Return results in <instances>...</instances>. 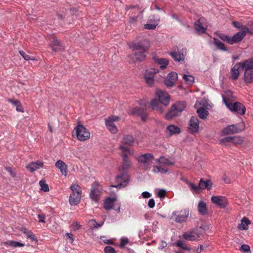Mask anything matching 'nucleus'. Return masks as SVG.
<instances>
[{
	"label": "nucleus",
	"instance_id": "nucleus-35",
	"mask_svg": "<svg viewBox=\"0 0 253 253\" xmlns=\"http://www.w3.org/2000/svg\"><path fill=\"white\" fill-rule=\"evenodd\" d=\"M198 210L199 213L202 215H205L207 212L206 204L203 201H200L198 206Z\"/></svg>",
	"mask_w": 253,
	"mask_h": 253
},
{
	"label": "nucleus",
	"instance_id": "nucleus-37",
	"mask_svg": "<svg viewBox=\"0 0 253 253\" xmlns=\"http://www.w3.org/2000/svg\"><path fill=\"white\" fill-rule=\"evenodd\" d=\"M167 130L169 131L170 135L178 134L180 132V129L174 125H169L167 127Z\"/></svg>",
	"mask_w": 253,
	"mask_h": 253
},
{
	"label": "nucleus",
	"instance_id": "nucleus-34",
	"mask_svg": "<svg viewBox=\"0 0 253 253\" xmlns=\"http://www.w3.org/2000/svg\"><path fill=\"white\" fill-rule=\"evenodd\" d=\"M169 55L176 61H183L184 59L183 54L180 52H171L169 53Z\"/></svg>",
	"mask_w": 253,
	"mask_h": 253
},
{
	"label": "nucleus",
	"instance_id": "nucleus-63",
	"mask_svg": "<svg viewBox=\"0 0 253 253\" xmlns=\"http://www.w3.org/2000/svg\"><path fill=\"white\" fill-rule=\"evenodd\" d=\"M222 180L226 183H229L230 182V179L228 178V177L226 175H223L222 176Z\"/></svg>",
	"mask_w": 253,
	"mask_h": 253
},
{
	"label": "nucleus",
	"instance_id": "nucleus-64",
	"mask_svg": "<svg viewBox=\"0 0 253 253\" xmlns=\"http://www.w3.org/2000/svg\"><path fill=\"white\" fill-rule=\"evenodd\" d=\"M232 24L235 27L237 28L238 29L241 28V27H240V23L239 22L237 21H234L233 22Z\"/></svg>",
	"mask_w": 253,
	"mask_h": 253
},
{
	"label": "nucleus",
	"instance_id": "nucleus-31",
	"mask_svg": "<svg viewBox=\"0 0 253 253\" xmlns=\"http://www.w3.org/2000/svg\"><path fill=\"white\" fill-rule=\"evenodd\" d=\"M155 62L160 65V68L161 69L166 68L169 62V60L166 58H158L155 59Z\"/></svg>",
	"mask_w": 253,
	"mask_h": 253
},
{
	"label": "nucleus",
	"instance_id": "nucleus-30",
	"mask_svg": "<svg viewBox=\"0 0 253 253\" xmlns=\"http://www.w3.org/2000/svg\"><path fill=\"white\" fill-rule=\"evenodd\" d=\"M179 116L175 109L173 108L172 106H171L170 110L165 115V118L167 120H170L175 117Z\"/></svg>",
	"mask_w": 253,
	"mask_h": 253
},
{
	"label": "nucleus",
	"instance_id": "nucleus-58",
	"mask_svg": "<svg viewBox=\"0 0 253 253\" xmlns=\"http://www.w3.org/2000/svg\"><path fill=\"white\" fill-rule=\"evenodd\" d=\"M67 236V239H69L70 240V243H72L74 241V238L73 237V235L71 233H66V234Z\"/></svg>",
	"mask_w": 253,
	"mask_h": 253
},
{
	"label": "nucleus",
	"instance_id": "nucleus-25",
	"mask_svg": "<svg viewBox=\"0 0 253 253\" xmlns=\"http://www.w3.org/2000/svg\"><path fill=\"white\" fill-rule=\"evenodd\" d=\"M245 37L244 32H239L230 38L231 44L241 42Z\"/></svg>",
	"mask_w": 253,
	"mask_h": 253
},
{
	"label": "nucleus",
	"instance_id": "nucleus-53",
	"mask_svg": "<svg viewBox=\"0 0 253 253\" xmlns=\"http://www.w3.org/2000/svg\"><path fill=\"white\" fill-rule=\"evenodd\" d=\"M166 191L164 189H160L158 191L157 196L160 198H164L166 196Z\"/></svg>",
	"mask_w": 253,
	"mask_h": 253
},
{
	"label": "nucleus",
	"instance_id": "nucleus-60",
	"mask_svg": "<svg viewBox=\"0 0 253 253\" xmlns=\"http://www.w3.org/2000/svg\"><path fill=\"white\" fill-rule=\"evenodd\" d=\"M128 240L127 239H122L121 240L120 246L121 247H125L128 243Z\"/></svg>",
	"mask_w": 253,
	"mask_h": 253
},
{
	"label": "nucleus",
	"instance_id": "nucleus-47",
	"mask_svg": "<svg viewBox=\"0 0 253 253\" xmlns=\"http://www.w3.org/2000/svg\"><path fill=\"white\" fill-rule=\"evenodd\" d=\"M231 137H227L221 139L220 140V143L222 145L226 146L228 143H231Z\"/></svg>",
	"mask_w": 253,
	"mask_h": 253
},
{
	"label": "nucleus",
	"instance_id": "nucleus-15",
	"mask_svg": "<svg viewBox=\"0 0 253 253\" xmlns=\"http://www.w3.org/2000/svg\"><path fill=\"white\" fill-rule=\"evenodd\" d=\"M50 46L53 51L55 52L63 51L65 49V46L56 38H54L50 43Z\"/></svg>",
	"mask_w": 253,
	"mask_h": 253
},
{
	"label": "nucleus",
	"instance_id": "nucleus-56",
	"mask_svg": "<svg viewBox=\"0 0 253 253\" xmlns=\"http://www.w3.org/2000/svg\"><path fill=\"white\" fill-rule=\"evenodd\" d=\"M159 172L162 173H166L168 172V169L162 166H158Z\"/></svg>",
	"mask_w": 253,
	"mask_h": 253
},
{
	"label": "nucleus",
	"instance_id": "nucleus-13",
	"mask_svg": "<svg viewBox=\"0 0 253 253\" xmlns=\"http://www.w3.org/2000/svg\"><path fill=\"white\" fill-rule=\"evenodd\" d=\"M157 72L158 70L155 68H150L146 71L145 79L147 84L150 85L153 84L154 77Z\"/></svg>",
	"mask_w": 253,
	"mask_h": 253
},
{
	"label": "nucleus",
	"instance_id": "nucleus-12",
	"mask_svg": "<svg viewBox=\"0 0 253 253\" xmlns=\"http://www.w3.org/2000/svg\"><path fill=\"white\" fill-rule=\"evenodd\" d=\"M199 128V122L195 116H192L189 122L188 130L191 133H195L198 131Z\"/></svg>",
	"mask_w": 253,
	"mask_h": 253
},
{
	"label": "nucleus",
	"instance_id": "nucleus-28",
	"mask_svg": "<svg viewBox=\"0 0 253 253\" xmlns=\"http://www.w3.org/2000/svg\"><path fill=\"white\" fill-rule=\"evenodd\" d=\"M116 201L115 198H108L104 202V208L106 211L110 210L112 209L113 204Z\"/></svg>",
	"mask_w": 253,
	"mask_h": 253
},
{
	"label": "nucleus",
	"instance_id": "nucleus-10",
	"mask_svg": "<svg viewBox=\"0 0 253 253\" xmlns=\"http://www.w3.org/2000/svg\"><path fill=\"white\" fill-rule=\"evenodd\" d=\"M227 106L232 111L235 112L238 114L243 115L245 114L246 108L241 103L236 102L234 104H230Z\"/></svg>",
	"mask_w": 253,
	"mask_h": 253
},
{
	"label": "nucleus",
	"instance_id": "nucleus-17",
	"mask_svg": "<svg viewBox=\"0 0 253 253\" xmlns=\"http://www.w3.org/2000/svg\"><path fill=\"white\" fill-rule=\"evenodd\" d=\"M211 202L219 206L220 208H224L227 205L226 199L225 197L222 196H213L211 198Z\"/></svg>",
	"mask_w": 253,
	"mask_h": 253
},
{
	"label": "nucleus",
	"instance_id": "nucleus-50",
	"mask_svg": "<svg viewBox=\"0 0 253 253\" xmlns=\"http://www.w3.org/2000/svg\"><path fill=\"white\" fill-rule=\"evenodd\" d=\"M19 53L25 60H34L33 58H31L29 55L26 54L25 52L22 50H19Z\"/></svg>",
	"mask_w": 253,
	"mask_h": 253
},
{
	"label": "nucleus",
	"instance_id": "nucleus-1",
	"mask_svg": "<svg viewBox=\"0 0 253 253\" xmlns=\"http://www.w3.org/2000/svg\"><path fill=\"white\" fill-rule=\"evenodd\" d=\"M122 151L121 156L123 162L119 168L118 173L116 176L115 182L118 183L113 186L116 188L125 187L129 181V176L128 174V170L131 166V162L128 159V156L133 155V151L123 146L120 147Z\"/></svg>",
	"mask_w": 253,
	"mask_h": 253
},
{
	"label": "nucleus",
	"instance_id": "nucleus-55",
	"mask_svg": "<svg viewBox=\"0 0 253 253\" xmlns=\"http://www.w3.org/2000/svg\"><path fill=\"white\" fill-rule=\"evenodd\" d=\"M72 227L73 230H77L81 227V225L77 222H74L72 224Z\"/></svg>",
	"mask_w": 253,
	"mask_h": 253
},
{
	"label": "nucleus",
	"instance_id": "nucleus-14",
	"mask_svg": "<svg viewBox=\"0 0 253 253\" xmlns=\"http://www.w3.org/2000/svg\"><path fill=\"white\" fill-rule=\"evenodd\" d=\"M178 78L177 74L172 72L169 73L165 80V84L168 87H172L174 85Z\"/></svg>",
	"mask_w": 253,
	"mask_h": 253
},
{
	"label": "nucleus",
	"instance_id": "nucleus-52",
	"mask_svg": "<svg viewBox=\"0 0 253 253\" xmlns=\"http://www.w3.org/2000/svg\"><path fill=\"white\" fill-rule=\"evenodd\" d=\"M105 253H116L115 249L111 246H107L104 248Z\"/></svg>",
	"mask_w": 253,
	"mask_h": 253
},
{
	"label": "nucleus",
	"instance_id": "nucleus-11",
	"mask_svg": "<svg viewBox=\"0 0 253 253\" xmlns=\"http://www.w3.org/2000/svg\"><path fill=\"white\" fill-rule=\"evenodd\" d=\"M130 113L132 115H135L140 116L143 121H145L148 117L147 111L142 107H134L130 109Z\"/></svg>",
	"mask_w": 253,
	"mask_h": 253
},
{
	"label": "nucleus",
	"instance_id": "nucleus-26",
	"mask_svg": "<svg viewBox=\"0 0 253 253\" xmlns=\"http://www.w3.org/2000/svg\"><path fill=\"white\" fill-rule=\"evenodd\" d=\"M243 69L245 71L248 70H253V58L246 60L243 62L239 63Z\"/></svg>",
	"mask_w": 253,
	"mask_h": 253
},
{
	"label": "nucleus",
	"instance_id": "nucleus-21",
	"mask_svg": "<svg viewBox=\"0 0 253 253\" xmlns=\"http://www.w3.org/2000/svg\"><path fill=\"white\" fill-rule=\"evenodd\" d=\"M173 108L175 109L178 115H180L186 107V103L185 101H180L172 105Z\"/></svg>",
	"mask_w": 253,
	"mask_h": 253
},
{
	"label": "nucleus",
	"instance_id": "nucleus-18",
	"mask_svg": "<svg viewBox=\"0 0 253 253\" xmlns=\"http://www.w3.org/2000/svg\"><path fill=\"white\" fill-rule=\"evenodd\" d=\"M242 69V66L239 63L236 64L231 70L230 78L234 81L237 80Z\"/></svg>",
	"mask_w": 253,
	"mask_h": 253
},
{
	"label": "nucleus",
	"instance_id": "nucleus-61",
	"mask_svg": "<svg viewBox=\"0 0 253 253\" xmlns=\"http://www.w3.org/2000/svg\"><path fill=\"white\" fill-rule=\"evenodd\" d=\"M142 196L144 198H149L151 196V195L149 192L145 191L142 192Z\"/></svg>",
	"mask_w": 253,
	"mask_h": 253
},
{
	"label": "nucleus",
	"instance_id": "nucleus-4",
	"mask_svg": "<svg viewBox=\"0 0 253 253\" xmlns=\"http://www.w3.org/2000/svg\"><path fill=\"white\" fill-rule=\"evenodd\" d=\"M72 191L69 197V202L72 205H76L80 202L82 196L81 187L76 183H73L70 186Z\"/></svg>",
	"mask_w": 253,
	"mask_h": 253
},
{
	"label": "nucleus",
	"instance_id": "nucleus-23",
	"mask_svg": "<svg viewBox=\"0 0 253 253\" xmlns=\"http://www.w3.org/2000/svg\"><path fill=\"white\" fill-rule=\"evenodd\" d=\"M154 158L153 155L147 153L140 156L138 158V161L140 163L149 164Z\"/></svg>",
	"mask_w": 253,
	"mask_h": 253
},
{
	"label": "nucleus",
	"instance_id": "nucleus-42",
	"mask_svg": "<svg viewBox=\"0 0 253 253\" xmlns=\"http://www.w3.org/2000/svg\"><path fill=\"white\" fill-rule=\"evenodd\" d=\"M183 79L186 84H192L194 82L195 78L190 75H186L183 74Z\"/></svg>",
	"mask_w": 253,
	"mask_h": 253
},
{
	"label": "nucleus",
	"instance_id": "nucleus-45",
	"mask_svg": "<svg viewBox=\"0 0 253 253\" xmlns=\"http://www.w3.org/2000/svg\"><path fill=\"white\" fill-rule=\"evenodd\" d=\"M40 185L41 187V190L44 192L49 191V187L44 180H42L39 182Z\"/></svg>",
	"mask_w": 253,
	"mask_h": 253
},
{
	"label": "nucleus",
	"instance_id": "nucleus-32",
	"mask_svg": "<svg viewBox=\"0 0 253 253\" xmlns=\"http://www.w3.org/2000/svg\"><path fill=\"white\" fill-rule=\"evenodd\" d=\"M21 231L23 233L25 234L27 238L30 239L32 241H35L36 242H38L37 238L35 237V235L32 231L27 230L25 228H22Z\"/></svg>",
	"mask_w": 253,
	"mask_h": 253
},
{
	"label": "nucleus",
	"instance_id": "nucleus-27",
	"mask_svg": "<svg viewBox=\"0 0 253 253\" xmlns=\"http://www.w3.org/2000/svg\"><path fill=\"white\" fill-rule=\"evenodd\" d=\"M244 81L247 84L253 82V69L245 71Z\"/></svg>",
	"mask_w": 253,
	"mask_h": 253
},
{
	"label": "nucleus",
	"instance_id": "nucleus-51",
	"mask_svg": "<svg viewBox=\"0 0 253 253\" xmlns=\"http://www.w3.org/2000/svg\"><path fill=\"white\" fill-rule=\"evenodd\" d=\"M157 25L154 24H146L144 25V28L148 30H154L156 28Z\"/></svg>",
	"mask_w": 253,
	"mask_h": 253
},
{
	"label": "nucleus",
	"instance_id": "nucleus-38",
	"mask_svg": "<svg viewBox=\"0 0 253 253\" xmlns=\"http://www.w3.org/2000/svg\"><path fill=\"white\" fill-rule=\"evenodd\" d=\"M4 245L6 246H10L14 248L22 247L24 246V244L21 243L19 242L14 241H7L4 243Z\"/></svg>",
	"mask_w": 253,
	"mask_h": 253
},
{
	"label": "nucleus",
	"instance_id": "nucleus-40",
	"mask_svg": "<svg viewBox=\"0 0 253 253\" xmlns=\"http://www.w3.org/2000/svg\"><path fill=\"white\" fill-rule=\"evenodd\" d=\"M215 34L222 41H223L225 42H226L228 43L231 44V41H230L231 37H230L228 36L225 35L223 33H220L219 32H216Z\"/></svg>",
	"mask_w": 253,
	"mask_h": 253
},
{
	"label": "nucleus",
	"instance_id": "nucleus-49",
	"mask_svg": "<svg viewBox=\"0 0 253 253\" xmlns=\"http://www.w3.org/2000/svg\"><path fill=\"white\" fill-rule=\"evenodd\" d=\"M89 222L91 225H92L95 228H98L101 227L103 224V222L98 223L94 219L90 220Z\"/></svg>",
	"mask_w": 253,
	"mask_h": 253
},
{
	"label": "nucleus",
	"instance_id": "nucleus-59",
	"mask_svg": "<svg viewBox=\"0 0 253 253\" xmlns=\"http://www.w3.org/2000/svg\"><path fill=\"white\" fill-rule=\"evenodd\" d=\"M148 205L149 208H153L155 207V202L153 199H151L148 201Z\"/></svg>",
	"mask_w": 253,
	"mask_h": 253
},
{
	"label": "nucleus",
	"instance_id": "nucleus-54",
	"mask_svg": "<svg viewBox=\"0 0 253 253\" xmlns=\"http://www.w3.org/2000/svg\"><path fill=\"white\" fill-rule=\"evenodd\" d=\"M240 250L244 251L245 253H248L249 252H250V248L247 245L244 244L242 245L240 248Z\"/></svg>",
	"mask_w": 253,
	"mask_h": 253
},
{
	"label": "nucleus",
	"instance_id": "nucleus-19",
	"mask_svg": "<svg viewBox=\"0 0 253 253\" xmlns=\"http://www.w3.org/2000/svg\"><path fill=\"white\" fill-rule=\"evenodd\" d=\"M134 142V138L132 137V136L130 135H126L124 136L122 141V144L119 146V148H120V147L121 146H123L124 147L129 149L131 150L133 152V150L131 149H130L129 148L127 147L126 146H131L132 145V144ZM121 150V149H120Z\"/></svg>",
	"mask_w": 253,
	"mask_h": 253
},
{
	"label": "nucleus",
	"instance_id": "nucleus-43",
	"mask_svg": "<svg viewBox=\"0 0 253 253\" xmlns=\"http://www.w3.org/2000/svg\"><path fill=\"white\" fill-rule=\"evenodd\" d=\"M175 244L178 247L181 248L183 250L186 251H190V248L188 247L185 243V242L182 240H178L177 241Z\"/></svg>",
	"mask_w": 253,
	"mask_h": 253
},
{
	"label": "nucleus",
	"instance_id": "nucleus-41",
	"mask_svg": "<svg viewBox=\"0 0 253 253\" xmlns=\"http://www.w3.org/2000/svg\"><path fill=\"white\" fill-rule=\"evenodd\" d=\"M194 28L197 32L201 33H205L206 30V28L201 25L200 20L195 22L194 24Z\"/></svg>",
	"mask_w": 253,
	"mask_h": 253
},
{
	"label": "nucleus",
	"instance_id": "nucleus-9",
	"mask_svg": "<svg viewBox=\"0 0 253 253\" xmlns=\"http://www.w3.org/2000/svg\"><path fill=\"white\" fill-rule=\"evenodd\" d=\"M120 118L115 116H112L108 119H105V124L108 129L113 134L118 132V129L114 124L115 121L119 120Z\"/></svg>",
	"mask_w": 253,
	"mask_h": 253
},
{
	"label": "nucleus",
	"instance_id": "nucleus-29",
	"mask_svg": "<svg viewBox=\"0 0 253 253\" xmlns=\"http://www.w3.org/2000/svg\"><path fill=\"white\" fill-rule=\"evenodd\" d=\"M156 162L168 166H173L174 165L173 162L171 161L164 156L160 157V158L157 160Z\"/></svg>",
	"mask_w": 253,
	"mask_h": 253
},
{
	"label": "nucleus",
	"instance_id": "nucleus-3",
	"mask_svg": "<svg viewBox=\"0 0 253 253\" xmlns=\"http://www.w3.org/2000/svg\"><path fill=\"white\" fill-rule=\"evenodd\" d=\"M156 95L159 98V101L153 99L150 103L151 107L152 110L162 114L165 111V110L160 103L166 106L169 105L170 96L168 93L161 90H159L156 92Z\"/></svg>",
	"mask_w": 253,
	"mask_h": 253
},
{
	"label": "nucleus",
	"instance_id": "nucleus-44",
	"mask_svg": "<svg viewBox=\"0 0 253 253\" xmlns=\"http://www.w3.org/2000/svg\"><path fill=\"white\" fill-rule=\"evenodd\" d=\"M9 102L11 103L16 107V109L17 111L22 112H23V110L21 109V105L20 101L18 100H13L12 99H9Z\"/></svg>",
	"mask_w": 253,
	"mask_h": 253
},
{
	"label": "nucleus",
	"instance_id": "nucleus-22",
	"mask_svg": "<svg viewBox=\"0 0 253 253\" xmlns=\"http://www.w3.org/2000/svg\"><path fill=\"white\" fill-rule=\"evenodd\" d=\"M212 182L210 180L207 179L204 180V178H201L199 183V187H200V190L205 189L210 190L212 187Z\"/></svg>",
	"mask_w": 253,
	"mask_h": 253
},
{
	"label": "nucleus",
	"instance_id": "nucleus-8",
	"mask_svg": "<svg viewBox=\"0 0 253 253\" xmlns=\"http://www.w3.org/2000/svg\"><path fill=\"white\" fill-rule=\"evenodd\" d=\"M76 131L77 139L80 141H85L90 137V132L83 125H78Z\"/></svg>",
	"mask_w": 253,
	"mask_h": 253
},
{
	"label": "nucleus",
	"instance_id": "nucleus-2",
	"mask_svg": "<svg viewBox=\"0 0 253 253\" xmlns=\"http://www.w3.org/2000/svg\"><path fill=\"white\" fill-rule=\"evenodd\" d=\"M130 49L135 50H140L136 52L127 57V60L129 63H134L135 61H142L145 60L146 53L149 47V42L147 40H142L137 42H131L128 44Z\"/></svg>",
	"mask_w": 253,
	"mask_h": 253
},
{
	"label": "nucleus",
	"instance_id": "nucleus-48",
	"mask_svg": "<svg viewBox=\"0 0 253 253\" xmlns=\"http://www.w3.org/2000/svg\"><path fill=\"white\" fill-rule=\"evenodd\" d=\"M186 183L193 192H197L200 190L199 185H195L194 184L190 182H187Z\"/></svg>",
	"mask_w": 253,
	"mask_h": 253
},
{
	"label": "nucleus",
	"instance_id": "nucleus-62",
	"mask_svg": "<svg viewBox=\"0 0 253 253\" xmlns=\"http://www.w3.org/2000/svg\"><path fill=\"white\" fill-rule=\"evenodd\" d=\"M241 32H244L245 35L247 33H251L249 29L246 26H244L243 28H242V31Z\"/></svg>",
	"mask_w": 253,
	"mask_h": 253
},
{
	"label": "nucleus",
	"instance_id": "nucleus-5",
	"mask_svg": "<svg viewBox=\"0 0 253 253\" xmlns=\"http://www.w3.org/2000/svg\"><path fill=\"white\" fill-rule=\"evenodd\" d=\"M102 187L97 182H93L89 193L90 198L95 203H98L102 193Z\"/></svg>",
	"mask_w": 253,
	"mask_h": 253
},
{
	"label": "nucleus",
	"instance_id": "nucleus-24",
	"mask_svg": "<svg viewBox=\"0 0 253 253\" xmlns=\"http://www.w3.org/2000/svg\"><path fill=\"white\" fill-rule=\"evenodd\" d=\"M55 166L60 170L63 174L65 176L67 175L68 172L67 166L64 162L61 160H58L56 162Z\"/></svg>",
	"mask_w": 253,
	"mask_h": 253
},
{
	"label": "nucleus",
	"instance_id": "nucleus-6",
	"mask_svg": "<svg viewBox=\"0 0 253 253\" xmlns=\"http://www.w3.org/2000/svg\"><path fill=\"white\" fill-rule=\"evenodd\" d=\"M201 233L202 229L201 227L195 228L185 232L183 235V237L187 241H197L200 239Z\"/></svg>",
	"mask_w": 253,
	"mask_h": 253
},
{
	"label": "nucleus",
	"instance_id": "nucleus-20",
	"mask_svg": "<svg viewBox=\"0 0 253 253\" xmlns=\"http://www.w3.org/2000/svg\"><path fill=\"white\" fill-rule=\"evenodd\" d=\"M43 166V163L41 161L32 162L26 166V168L28 169L31 172L36 170L42 168Z\"/></svg>",
	"mask_w": 253,
	"mask_h": 253
},
{
	"label": "nucleus",
	"instance_id": "nucleus-33",
	"mask_svg": "<svg viewBox=\"0 0 253 253\" xmlns=\"http://www.w3.org/2000/svg\"><path fill=\"white\" fill-rule=\"evenodd\" d=\"M213 43L218 49L224 51H227V49L225 47L224 44L223 42H222L219 40L214 38Z\"/></svg>",
	"mask_w": 253,
	"mask_h": 253
},
{
	"label": "nucleus",
	"instance_id": "nucleus-36",
	"mask_svg": "<svg viewBox=\"0 0 253 253\" xmlns=\"http://www.w3.org/2000/svg\"><path fill=\"white\" fill-rule=\"evenodd\" d=\"M250 223V221L246 217H244L241 220V223L238 225V228L240 230H246L248 229V225Z\"/></svg>",
	"mask_w": 253,
	"mask_h": 253
},
{
	"label": "nucleus",
	"instance_id": "nucleus-16",
	"mask_svg": "<svg viewBox=\"0 0 253 253\" xmlns=\"http://www.w3.org/2000/svg\"><path fill=\"white\" fill-rule=\"evenodd\" d=\"M241 129H239L237 125H232L225 127L222 131L223 135H229L236 133L240 132Z\"/></svg>",
	"mask_w": 253,
	"mask_h": 253
},
{
	"label": "nucleus",
	"instance_id": "nucleus-7",
	"mask_svg": "<svg viewBox=\"0 0 253 253\" xmlns=\"http://www.w3.org/2000/svg\"><path fill=\"white\" fill-rule=\"evenodd\" d=\"M188 215V211L183 210L180 211H173L172 213L170 218L177 223H182L187 220Z\"/></svg>",
	"mask_w": 253,
	"mask_h": 253
},
{
	"label": "nucleus",
	"instance_id": "nucleus-39",
	"mask_svg": "<svg viewBox=\"0 0 253 253\" xmlns=\"http://www.w3.org/2000/svg\"><path fill=\"white\" fill-rule=\"evenodd\" d=\"M197 113L198 114L199 118L202 119H206L207 117L209 115V112L203 107L197 109Z\"/></svg>",
	"mask_w": 253,
	"mask_h": 253
},
{
	"label": "nucleus",
	"instance_id": "nucleus-46",
	"mask_svg": "<svg viewBox=\"0 0 253 253\" xmlns=\"http://www.w3.org/2000/svg\"><path fill=\"white\" fill-rule=\"evenodd\" d=\"M231 143L235 145L240 144L243 142L242 138L239 136L231 137Z\"/></svg>",
	"mask_w": 253,
	"mask_h": 253
},
{
	"label": "nucleus",
	"instance_id": "nucleus-57",
	"mask_svg": "<svg viewBox=\"0 0 253 253\" xmlns=\"http://www.w3.org/2000/svg\"><path fill=\"white\" fill-rule=\"evenodd\" d=\"M38 219H39V222H42V223H45V215L43 214H38Z\"/></svg>",
	"mask_w": 253,
	"mask_h": 253
}]
</instances>
